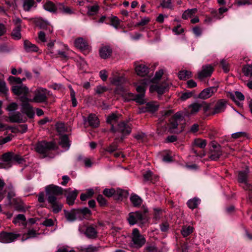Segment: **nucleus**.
Here are the masks:
<instances>
[{
	"label": "nucleus",
	"mask_w": 252,
	"mask_h": 252,
	"mask_svg": "<svg viewBox=\"0 0 252 252\" xmlns=\"http://www.w3.org/2000/svg\"><path fill=\"white\" fill-rule=\"evenodd\" d=\"M131 125L124 121L120 122L116 126L112 125L110 129V132L118 136L117 139L120 142H123L131 133Z\"/></svg>",
	"instance_id": "1"
},
{
	"label": "nucleus",
	"mask_w": 252,
	"mask_h": 252,
	"mask_svg": "<svg viewBox=\"0 0 252 252\" xmlns=\"http://www.w3.org/2000/svg\"><path fill=\"white\" fill-rule=\"evenodd\" d=\"M33 97L31 99V102L37 103H42L41 106L44 108H49L51 102L48 101V96L52 95V93L46 88L38 87L33 91Z\"/></svg>",
	"instance_id": "2"
},
{
	"label": "nucleus",
	"mask_w": 252,
	"mask_h": 252,
	"mask_svg": "<svg viewBox=\"0 0 252 252\" xmlns=\"http://www.w3.org/2000/svg\"><path fill=\"white\" fill-rule=\"evenodd\" d=\"M227 103V100L225 99H218L213 106L211 103H204L203 110L207 116H214L223 112Z\"/></svg>",
	"instance_id": "3"
},
{
	"label": "nucleus",
	"mask_w": 252,
	"mask_h": 252,
	"mask_svg": "<svg viewBox=\"0 0 252 252\" xmlns=\"http://www.w3.org/2000/svg\"><path fill=\"white\" fill-rule=\"evenodd\" d=\"M148 213L147 208L143 206L140 210L130 212L128 215L127 221L130 225L139 223L142 226L147 221L146 214Z\"/></svg>",
	"instance_id": "4"
},
{
	"label": "nucleus",
	"mask_w": 252,
	"mask_h": 252,
	"mask_svg": "<svg viewBox=\"0 0 252 252\" xmlns=\"http://www.w3.org/2000/svg\"><path fill=\"white\" fill-rule=\"evenodd\" d=\"M2 160L6 163L0 162V168H9L12 163L23 164L25 161L24 158L20 155L12 152L4 153L1 156Z\"/></svg>",
	"instance_id": "5"
},
{
	"label": "nucleus",
	"mask_w": 252,
	"mask_h": 252,
	"mask_svg": "<svg viewBox=\"0 0 252 252\" xmlns=\"http://www.w3.org/2000/svg\"><path fill=\"white\" fill-rule=\"evenodd\" d=\"M56 144L54 142H47L41 141L38 142L35 147L36 152L44 155V157L48 156V153L50 151L55 150L57 149Z\"/></svg>",
	"instance_id": "6"
},
{
	"label": "nucleus",
	"mask_w": 252,
	"mask_h": 252,
	"mask_svg": "<svg viewBox=\"0 0 252 252\" xmlns=\"http://www.w3.org/2000/svg\"><path fill=\"white\" fill-rule=\"evenodd\" d=\"M209 146V158L211 160L217 161L222 155L221 146L215 141L211 142Z\"/></svg>",
	"instance_id": "7"
},
{
	"label": "nucleus",
	"mask_w": 252,
	"mask_h": 252,
	"mask_svg": "<svg viewBox=\"0 0 252 252\" xmlns=\"http://www.w3.org/2000/svg\"><path fill=\"white\" fill-rule=\"evenodd\" d=\"M64 189L61 187L53 184H51L45 187L46 195L47 200L50 197H54L58 199V196L62 195Z\"/></svg>",
	"instance_id": "8"
},
{
	"label": "nucleus",
	"mask_w": 252,
	"mask_h": 252,
	"mask_svg": "<svg viewBox=\"0 0 252 252\" xmlns=\"http://www.w3.org/2000/svg\"><path fill=\"white\" fill-rule=\"evenodd\" d=\"M132 241L136 248H141L146 243V239L141 235L138 228H134L132 232Z\"/></svg>",
	"instance_id": "9"
},
{
	"label": "nucleus",
	"mask_w": 252,
	"mask_h": 252,
	"mask_svg": "<svg viewBox=\"0 0 252 252\" xmlns=\"http://www.w3.org/2000/svg\"><path fill=\"white\" fill-rule=\"evenodd\" d=\"M183 116L181 113L178 112L175 114L169 120V126L172 133H179L181 130L177 129L179 122L183 120Z\"/></svg>",
	"instance_id": "10"
},
{
	"label": "nucleus",
	"mask_w": 252,
	"mask_h": 252,
	"mask_svg": "<svg viewBox=\"0 0 252 252\" xmlns=\"http://www.w3.org/2000/svg\"><path fill=\"white\" fill-rule=\"evenodd\" d=\"M21 236L18 233L2 231L0 233V242L10 243L15 241Z\"/></svg>",
	"instance_id": "11"
},
{
	"label": "nucleus",
	"mask_w": 252,
	"mask_h": 252,
	"mask_svg": "<svg viewBox=\"0 0 252 252\" xmlns=\"http://www.w3.org/2000/svg\"><path fill=\"white\" fill-rule=\"evenodd\" d=\"M100 23H104L107 25H110L117 29L121 22L117 16L111 15L107 16L105 15L102 16L99 20Z\"/></svg>",
	"instance_id": "12"
},
{
	"label": "nucleus",
	"mask_w": 252,
	"mask_h": 252,
	"mask_svg": "<svg viewBox=\"0 0 252 252\" xmlns=\"http://www.w3.org/2000/svg\"><path fill=\"white\" fill-rule=\"evenodd\" d=\"M228 10L226 7H221L219 9V11L217 10H212L211 12V16L206 17L205 21L208 23H211L216 19H220L223 18V14Z\"/></svg>",
	"instance_id": "13"
},
{
	"label": "nucleus",
	"mask_w": 252,
	"mask_h": 252,
	"mask_svg": "<svg viewBox=\"0 0 252 252\" xmlns=\"http://www.w3.org/2000/svg\"><path fill=\"white\" fill-rule=\"evenodd\" d=\"M134 65L135 71L137 75L144 77L148 74L149 68L145 63L140 62H135Z\"/></svg>",
	"instance_id": "14"
},
{
	"label": "nucleus",
	"mask_w": 252,
	"mask_h": 252,
	"mask_svg": "<svg viewBox=\"0 0 252 252\" xmlns=\"http://www.w3.org/2000/svg\"><path fill=\"white\" fill-rule=\"evenodd\" d=\"M33 23L36 27L40 29L47 31V32H53V27L46 20L42 18H36L33 19Z\"/></svg>",
	"instance_id": "15"
},
{
	"label": "nucleus",
	"mask_w": 252,
	"mask_h": 252,
	"mask_svg": "<svg viewBox=\"0 0 252 252\" xmlns=\"http://www.w3.org/2000/svg\"><path fill=\"white\" fill-rule=\"evenodd\" d=\"M75 46L85 55L89 53V46L88 42L82 37H78L74 41Z\"/></svg>",
	"instance_id": "16"
},
{
	"label": "nucleus",
	"mask_w": 252,
	"mask_h": 252,
	"mask_svg": "<svg viewBox=\"0 0 252 252\" xmlns=\"http://www.w3.org/2000/svg\"><path fill=\"white\" fill-rule=\"evenodd\" d=\"M206 144L207 141L206 140L200 138H196L194 140L192 144L191 150L196 156L202 157L204 155H202L201 153H198L195 147H196L201 149H204L206 147Z\"/></svg>",
	"instance_id": "17"
},
{
	"label": "nucleus",
	"mask_w": 252,
	"mask_h": 252,
	"mask_svg": "<svg viewBox=\"0 0 252 252\" xmlns=\"http://www.w3.org/2000/svg\"><path fill=\"white\" fill-rule=\"evenodd\" d=\"M214 70V66L210 64L203 65L202 70L198 73V78L202 79L204 78L210 77Z\"/></svg>",
	"instance_id": "18"
},
{
	"label": "nucleus",
	"mask_w": 252,
	"mask_h": 252,
	"mask_svg": "<svg viewBox=\"0 0 252 252\" xmlns=\"http://www.w3.org/2000/svg\"><path fill=\"white\" fill-rule=\"evenodd\" d=\"M70 189V188H68L67 189H64V191L67 193L66 195V203L69 206H72L74 204L75 200L79 193V191L77 189H74L68 192V191Z\"/></svg>",
	"instance_id": "19"
},
{
	"label": "nucleus",
	"mask_w": 252,
	"mask_h": 252,
	"mask_svg": "<svg viewBox=\"0 0 252 252\" xmlns=\"http://www.w3.org/2000/svg\"><path fill=\"white\" fill-rule=\"evenodd\" d=\"M218 87H210L204 89L198 95V97L205 99L210 97L214 94L217 92Z\"/></svg>",
	"instance_id": "20"
},
{
	"label": "nucleus",
	"mask_w": 252,
	"mask_h": 252,
	"mask_svg": "<svg viewBox=\"0 0 252 252\" xmlns=\"http://www.w3.org/2000/svg\"><path fill=\"white\" fill-rule=\"evenodd\" d=\"M11 91L14 94L18 96L21 94H28L29 92V88L22 84L13 86L11 88Z\"/></svg>",
	"instance_id": "21"
},
{
	"label": "nucleus",
	"mask_w": 252,
	"mask_h": 252,
	"mask_svg": "<svg viewBox=\"0 0 252 252\" xmlns=\"http://www.w3.org/2000/svg\"><path fill=\"white\" fill-rule=\"evenodd\" d=\"M47 201L50 204L54 213H58L62 210L63 205L58 200V199H55L54 197H50L49 200Z\"/></svg>",
	"instance_id": "22"
},
{
	"label": "nucleus",
	"mask_w": 252,
	"mask_h": 252,
	"mask_svg": "<svg viewBox=\"0 0 252 252\" xmlns=\"http://www.w3.org/2000/svg\"><path fill=\"white\" fill-rule=\"evenodd\" d=\"M22 112L25 114L30 119H33L35 116V112L33 107L30 103L22 104Z\"/></svg>",
	"instance_id": "23"
},
{
	"label": "nucleus",
	"mask_w": 252,
	"mask_h": 252,
	"mask_svg": "<svg viewBox=\"0 0 252 252\" xmlns=\"http://www.w3.org/2000/svg\"><path fill=\"white\" fill-rule=\"evenodd\" d=\"M128 192L127 190L119 188L115 189V192L114 193L113 199L116 201H123L127 198Z\"/></svg>",
	"instance_id": "24"
},
{
	"label": "nucleus",
	"mask_w": 252,
	"mask_h": 252,
	"mask_svg": "<svg viewBox=\"0 0 252 252\" xmlns=\"http://www.w3.org/2000/svg\"><path fill=\"white\" fill-rule=\"evenodd\" d=\"M43 9L52 13H55L57 12L58 9V3L55 4L53 1L50 0L46 1L43 4Z\"/></svg>",
	"instance_id": "25"
},
{
	"label": "nucleus",
	"mask_w": 252,
	"mask_h": 252,
	"mask_svg": "<svg viewBox=\"0 0 252 252\" xmlns=\"http://www.w3.org/2000/svg\"><path fill=\"white\" fill-rule=\"evenodd\" d=\"M98 232L95 227L91 225L87 226L84 232V234L89 239H94L97 238Z\"/></svg>",
	"instance_id": "26"
},
{
	"label": "nucleus",
	"mask_w": 252,
	"mask_h": 252,
	"mask_svg": "<svg viewBox=\"0 0 252 252\" xmlns=\"http://www.w3.org/2000/svg\"><path fill=\"white\" fill-rule=\"evenodd\" d=\"M76 209V215L78 217V219L80 220H82L85 218L86 217L90 216L92 215L91 211L87 207H84L83 208H77Z\"/></svg>",
	"instance_id": "27"
},
{
	"label": "nucleus",
	"mask_w": 252,
	"mask_h": 252,
	"mask_svg": "<svg viewBox=\"0 0 252 252\" xmlns=\"http://www.w3.org/2000/svg\"><path fill=\"white\" fill-rule=\"evenodd\" d=\"M99 53L101 58L106 59L111 56L112 49L109 46H104L99 49Z\"/></svg>",
	"instance_id": "28"
},
{
	"label": "nucleus",
	"mask_w": 252,
	"mask_h": 252,
	"mask_svg": "<svg viewBox=\"0 0 252 252\" xmlns=\"http://www.w3.org/2000/svg\"><path fill=\"white\" fill-rule=\"evenodd\" d=\"M24 48L26 52H37L39 48L34 44L32 43L28 40H25L24 41Z\"/></svg>",
	"instance_id": "29"
},
{
	"label": "nucleus",
	"mask_w": 252,
	"mask_h": 252,
	"mask_svg": "<svg viewBox=\"0 0 252 252\" xmlns=\"http://www.w3.org/2000/svg\"><path fill=\"white\" fill-rule=\"evenodd\" d=\"M250 170L248 167L242 171H240L238 173V181L241 183H244L248 182V177Z\"/></svg>",
	"instance_id": "30"
},
{
	"label": "nucleus",
	"mask_w": 252,
	"mask_h": 252,
	"mask_svg": "<svg viewBox=\"0 0 252 252\" xmlns=\"http://www.w3.org/2000/svg\"><path fill=\"white\" fill-rule=\"evenodd\" d=\"M9 121L11 123H24L21 114L19 112H16L10 115L8 117Z\"/></svg>",
	"instance_id": "31"
},
{
	"label": "nucleus",
	"mask_w": 252,
	"mask_h": 252,
	"mask_svg": "<svg viewBox=\"0 0 252 252\" xmlns=\"http://www.w3.org/2000/svg\"><path fill=\"white\" fill-rule=\"evenodd\" d=\"M88 122L89 125L93 127H97L99 125V121L94 114H90L88 117Z\"/></svg>",
	"instance_id": "32"
},
{
	"label": "nucleus",
	"mask_w": 252,
	"mask_h": 252,
	"mask_svg": "<svg viewBox=\"0 0 252 252\" xmlns=\"http://www.w3.org/2000/svg\"><path fill=\"white\" fill-rule=\"evenodd\" d=\"M166 86L160 84L152 85L150 87L151 92H156L159 95H162L165 93Z\"/></svg>",
	"instance_id": "33"
},
{
	"label": "nucleus",
	"mask_w": 252,
	"mask_h": 252,
	"mask_svg": "<svg viewBox=\"0 0 252 252\" xmlns=\"http://www.w3.org/2000/svg\"><path fill=\"white\" fill-rule=\"evenodd\" d=\"M64 213L66 220L69 221L73 222L78 219L76 209H72L70 212L64 210Z\"/></svg>",
	"instance_id": "34"
},
{
	"label": "nucleus",
	"mask_w": 252,
	"mask_h": 252,
	"mask_svg": "<svg viewBox=\"0 0 252 252\" xmlns=\"http://www.w3.org/2000/svg\"><path fill=\"white\" fill-rule=\"evenodd\" d=\"M130 201L132 204L133 206L135 207H139L142 203V199L138 195L135 193H132L130 197Z\"/></svg>",
	"instance_id": "35"
},
{
	"label": "nucleus",
	"mask_w": 252,
	"mask_h": 252,
	"mask_svg": "<svg viewBox=\"0 0 252 252\" xmlns=\"http://www.w3.org/2000/svg\"><path fill=\"white\" fill-rule=\"evenodd\" d=\"M128 95L130 97L129 100H134L135 102L140 104H143L145 103V101L143 99L144 94H142L134 95L132 93H129L128 94Z\"/></svg>",
	"instance_id": "36"
},
{
	"label": "nucleus",
	"mask_w": 252,
	"mask_h": 252,
	"mask_svg": "<svg viewBox=\"0 0 252 252\" xmlns=\"http://www.w3.org/2000/svg\"><path fill=\"white\" fill-rule=\"evenodd\" d=\"M59 144L63 148H67L68 149L70 146V141L69 140L67 134L62 135L60 136V141Z\"/></svg>",
	"instance_id": "37"
},
{
	"label": "nucleus",
	"mask_w": 252,
	"mask_h": 252,
	"mask_svg": "<svg viewBox=\"0 0 252 252\" xmlns=\"http://www.w3.org/2000/svg\"><path fill=\"white\" fill-rule=\"evenodd\" d=\"M201 200L197 197H194L192 199H189L187 202V205L190 209H194L196 208L198 205L200 203Z\"/></svg>",
	"instance_id": "38"
},
{
	"label": "nucleus",
	"mask_w": 252,
	"mask_h": 252,
	"mask_svg": "<svg viewBox=\"0 0 252 252\" xmlns=\"http://www.w3.org/2000/svg\"><path fill=\"white\" fill-rule=\"evenodd\" d=\"M23 7L25 11H30L32 7H37V3L35 1H32L31 0H24Z\"/></svg>",
	"instance_id": "39"
},
{
	"label": "nucleus",
	"mask_w": 252,
	"mask_h": 252,
	"mask_svg": "<svg viewBox=\"0 0 252 252\" xmlns=\"http://www.w3.org/2000/svg\"><path fill=\"white\" fill-rule=\"evenodd\" d=\"M63 14L66 15H71L73 14V11L68 6H65L63 3H58V9Z\"/></svg>",
	"instance_id": "40"
},
{
	"label": "nucleus",
	"mask_w": 252,
	"mask_h": 252,
	"mask_svg": "<svg viewBox=\"0 0 252 252\" xmlns=\"http://www.w3.org/2000/svg\"><path fill=\"white\" fill-rule=\"evenodd\" d=\"M194 228L190 225H183L181 229V234L184 237H187L193 232Z\"/></svg>",
	"instance_id": "41"
},
{
	"label": "nucleus",
	"mask_w": 252,
	"mask_h": 252,
	"mask_svg": "<svg viewBox=\"0 0 252 252\" xmlns=\"http://www.w3.org/2000/svg\"><path fill=\"white\" fill-rule=\"evenodd\" d=\"M148 112L154 113L157 111L159 108V105L155 102L151 101L146 103Z\"/></svg>",
	"instance_id": "42"
},
{
	"label": "nucleus",
	"mask_w": 252,
	"mask_h": 252,
	"mask_svg": "<svg viewBox=\"0 0 252 252\" xmlns=\"http://www.w3.org/2000/svg\"><path fill=\"white\" fill-rule=\"evenodd\" d=\"M178 76L180 80H185L191 77V72L187 70H183L178 72Z\"/></svg>",
	"instance_id": "43"
},
{
	"label": "nucleus",
	"mask_w": 252,
	"mask_h": 252,
	"mask_svg": "<svg viewBox=\"0 0 252 252\" xmlns=\"http://www.w3.org/2000/svg\"><path fill=\"white\" fill-rule=\"evenodd\" d=\"M197 10L196 8L188 9L184 11L182 14V18L184 19H188L189 18L191 17L195 13Z\"/></svg>",
	"instance_id": "44"
},
{
	"label": "nucleus",
	"mask_w": 252,
	"mask_h": 252,
	"mask_svg": "<svg viewBox=\"0 0 252 252\" xmlns=\"http://www.w3.org/2000/svg\"><path fill=\"white\" fill-rule=\"evenodd\" d=\"M119 120V117L118 116L115 114V113H112L110 115H109L106 119V122L107 124L111 125V126H112V125H114L113 123H117L118 122Z\"/></svg>",
	"instance_id": "45"
},
{
	"label": "nucleus",
	"mask_w": 252,
	"mask_h": 252,
	"mask_svg": "<svg viewBox=\"0 0 252 252\" xmlns=\"http://www.w3.org/2000/svg\"><path fill=\"white\" fill-rule=\"evenodd\" d=\"M22 22V20L19 18H15L13 19V22L14 24L15 28L13 29L12 32H21Z\"/></svg>",
	"instance_id": "46"
},
{
	"label": "nucleus",
	"mask_w": 252,
	"mask_h": 252,
	"mask_svg": "<svg viewBox=\"0 0 252 252\" xmlns=\"http://www.w3.org/2000/svg\"><path fill=\"white\" fill-rule=\"evenodd\" d=\"M37 235L36 232L33 229L29 230L27 234L23 235L21 240L22 242L30 238L35 237Z\"/></svg>",
	"instance_id": "47"
},
{
	"label": "nucleus",
	"mask_w": 252,
	"mask_h": 252,
	"mask_svg": "<svg viewBox=\"0 0 252 252\" xmlns=\"http://www.w3.org/2000/svg\"><path fill=\"white\" fill-rule=\"evenodd\" d=\"M204 103L205 102H203L201 104H199L197 103H193L189 106V107L191 108L190 111L192 114L195 113L197 112L200 108H203V106L204 105Z\"/></svg>",
	"instance_id": "48"
},
{
	"label": "nucleus",
	"mask_w": 252,
	"mask_h": 252,
	"mask_svg": "<svg viewBox=\"0 0 252 252\" xmlns=\"http://www.w3.org/2000/svg\"><path fill=\"white\" fill-rule=\"evenodd\" d=\"M242 70L245 75L252 77V65L247 64L244 65L243 67Z\"/></svg>",
	"instance_id": "49"
},
{
	"label": "nucleus",
	"mask_w": 252,
	"mask_h": 252,
	"mask_svg": "<svg viewBox=\"0 0 252 252\" xmlns=\"http://www.w3.org/2000/svg\"><path fill=\"white\" fill-rule=\"evenodd\" d=\"M12 204H13L16 210L18 211L19 212H25V209L24 207L23 203L19 202L16 200V199H13Z\"/></svg>",
	"instance_id": "50"
},
{
	"label": "nucleus",
	"mask_w": 252,
	"mask_h": 252,
	"mask_svg": "<svg viewBox=\"0 0 252 252\" xmlns=\"http://www.w3.org/2000/svg\"><path fill=\"white\" fill-rule=\"evenodd\" d=\"M5 183L3 180L0 178V200H2L5 195L6 190L4 189Z\"/></svg>",
	"instance_id": "51"
},
{
	"label": "nucleus",
	"mask_w": 252,
	"mask_h": 252,
	"mask_svg": "<svg viewBox=\"0 0 252 252\" xmlns=\"http://www.w3.org/2000/svg\"><path fill=\"white\" fill-rule=\"evenodd\" d=\"M8 81L11 84L20 85L22 84V80L19 77H16L10 76L8 78Z\"/></svg>",
	"instance_id": "52"
},
{
	"label": "nucleus",
	"mask_w": 252,
	"mask_h": 252,
	"mask_svg": "<svg viewBox=\"0 0 252 252\" xmlns=\"http://www.w3.org/2000/svg\"><path fill=\"white\" fill-rule=\"evenodd\" d=\"M115 189L114 188L105 189L103 191V194L107 197H113Z\"/></svg>",
	"instance_id": "53"
},
{
	"label": "nucleus",
	"mask_w": 252,
	"mask_h": 252,
	"mask_svg": "<svg viewBox=\"0 0 252 252\" xmlns=\"http://www.w3.org/2000/svg\"><path fill=\"white\" fill-rule=\"evenodd\" d=\"M8 90L6 86L5 82L0 81V93L6 95L7 94Z\"/></svg>",
	"instance_id": "54"
},
{
	"label": "nucleus",
	"mask_w": 252,
	"mask_h": 252,
	"mask_svg": "<svg viewBox=\"0 0 252 252\" xmlns=\"http://www.w3.org/2000/svg\"><path fill=\"white\" fill-rule=\"evenodd\" d=\"M96 199L99 205L101 206H106L107 204V200L102 194H98Z\"/></svg>",
	"instance_id": "55"
},
{
	"label": "nucleus",
	"mask_w": 252,
	"mask_h": 252,
	"mask_svg": "<svg viewBox=\"0 0 252 252\" xmlns=\"http://www.w3.org/2000/svg\"><path fill=\"white\" fill-rule=\"evenodd\" d=\"M18 107V104L16 102H11L7 105L6 109L8 111L12 112L17 110Z\"/></svg>",
	"instance_id": "56"
},
{
	"label": "nucleus",
	"mask_w": 252,
	"mask_h": 252,
	"mask_svg": "<svg viewBox=\"0 0 252 252\" xmlns=\"http://www.w3.org/2000/svg\"><path fill=\"white\" fill-rule=\"evenodd\" d=\"M160 230L163 232H167L170 228L169 224L167 221H164L161 223L160 225Z\"/></svg>",
	"instance_id": "57"
},
{
	"label": "nucleus",
	"mask_w": 252,
	"mask_h": 252,
	"mask_svg": "<svg viewBox=\"0 0 252 252\" xmlns=\"http://www.w3.org/2000/svg\"><path fill=\"white\" fill-rule=\"evenodd\" d=\"M193 92H192V91L186 92L182 94V95L180 97V98L182 100L185 101V100H187V99L191 97L193 95Z\"/></svg>",
	"instance_id": "58"
},
{
	"label": "nucleus",
	"mask_w": 252,
	"mask_h": 252,
	"mask_svg": "<svg viewBox=\"0 0 252 252\" xmlns=\"http://www.w3.org/2000/svg\"><path fill=\"white\" fill-rule=\"evenodd\" d=\"M160 5L163 8L171 9L172 8V0H163Z\"/></svg>",
	"instance_id": "59"
},
{
	"label": "nucleus",
	"mask_w": 252,
	"mask_h": 252,
	"mask_svg": "<svg viewBox=\"0 0 252 252\" xmlns=\"http://www.w3.org/2000/svg\"><path fill=\"white\" fill-rule=\"evenodd\" d=\"M56 129L58 132L60 134L65 131L66 128L63 123H58L56 125Z\"/></svg>",
	"instance_id": "60"
},
{
	"label": "nucleus",
	"mask_w": 252,
	"mask_h": 252,
	"mask_svg": "<svg viewBox=\"0 0 252 252\" xmlns=\"http://www.w3.org/2000/svg\"><path fill=\"white\" fill-rule=\"evenodd\" d=\"M108 88L105 86H98L96 87L95 89L96 93L99 95H101L103 93L106 92L108 91Z\"/></svg>",
	"instance_id": "61"
},
{
	"label": "nucleus",
	"mask_w": 252,
	"mask_h": 252,
	"mask_svg": "<svg viewBox=\"0 0 252 252\" xmlns=\"http://www.w3.org/2000/svg\"><path fill=\"white\" fill-rule=\"evenodd\" d=\"M19 221H26V217L23 214H18L17 216L13 219V222L14 224L17 223Z\"/></svg>",
	"instance_id": "62"
},
{
	"label": "nucleus",
	"mask_w": 252,
	"mask_h": 252,
	"mask_svg": "<svg viewBox=\"0 0 252 252\" xmlns=\"http://www.w3.org/2000/svg\"><path fill=\"white\" fill-rule=\"evenodd\" d=\"M220 66L222 67L223 71L227 73L229 71L228 63L224 60H222L220 63Z\"/></svg>",
	"instance_id": "63"
},
{
	"label": "nucleus",
	"mask_w": 252,
	"mask_h": 252,
	"mask_svg": "<svg viewBox=\"0 0 252 252\" xmlns=\"http://www.w3.org/2000/svg\"><path fill=\"white\" fill-rule=\"evenodd\" d=\"M98 248L96 247L93 246L92 245H89L87 248H84L82 249V251L84 252H95L97 251Z\"/></svg>",
	"instance_id": "64"
}]
</instances>
